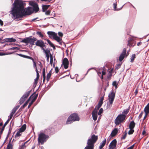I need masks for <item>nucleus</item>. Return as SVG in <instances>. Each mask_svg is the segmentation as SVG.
<instances>
[{
    "label": "nucleus",
    "instance_id": "37",
    "mask_svg": "<svg viewBox=\"0 0 149 149\" xmlns=\"http://www.w3.org/2000/svg\"><path fill=\"white\" fill-rule=\"evenodd\" d=\"M19 107V106H17L15 107L12 110V111L14 113H15Z\"/></svg>",
    "mask_w": 149,
    "mask_h": 149
},
{
    "label": "nucleus",
    "instance_id": "33",
    "mask_svg": "<svg viewBox=\"0 0 149 149\" xmlns=\"http://www.w3.org/2000/svg\"><path fill=\"white\" fill-rule=\"evenodd\" d=\"M25 99L23 97H22L19 100V104H22L25 101Z\"/></svg>",
    "mask_w": 149,
    "mask_h": 149
},
{
    "label": "nucleus",
    "instance_id": "36",
    "mask_svg": "<svg viewBox=\"0 0 149 149\" xmlns=\"http://www.w3.org/2000/svg\"><path fill=\"white\" fill-rule=\"evenodd\" d=\"M129 111V109H126L124 110L123 112V114H124L125 115H126L128 113Z\"/></svg>",
    "mask_w": 149,
    "mask_h": 149
},
{
    "label": "nucleus",
    "instance_id": "10",
    "mask_svg": "<svg viewBox=\"0 0 149 149\" xmlns=\"http://www.w3.org/2000/svg\"><path fill=\"white\" fill-rule=\"evenodd\" d=\"M62 64L65 69H67L68 68L69 61L67 58H65L63 59Z\"/></svg>",
    "mask_w": 149,
    "mask_h": 149
},
{
    "label": "nucleus",
    "instance_id": "44",
    "mask_svg": "<svg viewBox=\"0 0 149 149\" xmlns=\"http://www.w3.org/2000/svg\"><path fill=\"white\" fill-rule=\"evenodd\" d=\"M112 85L113 86H115L116 88H117L118 84L117 83V82L116 81H113L112 83Z\"/></svg>",
    "mask_w": 149,
    "mask_h": 149
},
{
    "label": "nucleus",
    "instance_id": "12",
    "mask_svg": "<svg viewBox=\"0 0 149 149\" xmlns=\"http://www.w3.org/2000/svg\"><path fill=\"white\" fill-rule=\"evenodd\" d=\"M118 132V130L117 128H115L112 131L110 135L112 137L115 136L117 134Z\"/></svg>",
    "mask_w": 149,
    "mask_h": 149
},
{
    "label": "nucleus",
    "instance_id": "5",
    "mask_svg": "<svg viewBox=\"0 0 149 149\" xmlns=\"http://www.w3.org/2000/svg\"><path fill=\"white\" fill-rule=\"evenodd\" d=\"M126 115L124 114L119 115L115 119L114 122L116 125H119L125 120Z\"/></svg>",
    "mask_w": 149,
    "mask_h": 149
},
{
    "label": "nucleus",
    "instance_id": "24",
    "mask_svg": "<svg viewBox=\"0 0 149 149\" xmlns=\"http://www.w3.org/2000/svg\"><path fill=\"white\" fill-rule=\"evenodd\" d=\"M126 52L127 51L126 49L124 48L122 53L121 54L125 56H126V57L127 56L129 55V53H128L127 52V53L126 54Z\"/></svg>",
    "mask_w": 149,
    "mask_h": 149
},
{
    "label": "nucleus",
    "instance_id": "53",
    "mask_svg": "<svg viewBox=\"0 0 149 149\" xmlns=\"http://www.w3.org/2000/svg\"><path fill=\"white\" fill-rule=\"evenodd\" d=\"M33 95H32L29 97V98L28 99V100L25 103H26L27 104H28V103L29 102V101L30 100V99L31 98L32 96H33Z\"/></svg>",
    "mask_w": 149,
    "mask_h": 149
},
{
    "label": "nucleus",
    "instance_id": "15",
    "mask_svg": "<svg viewBox=\"0 0 149 149\" xmlns=\"http://www.w3.org/2000/svg\"><path fill=\"white\" fill-rule=\"evenodd\" d=\"M134 40L132 38H130L128 40L127 45L129 46L130 47L131 46H134V45H133L134 43Z\"/></svg>",
    "mask_w": 149,
    "mask_h": 149
},
{
    "label": "nucleus",
    "instance_id": "35",
    "mask_svg": "<svg viewBox=\"0 0 149 149\" xmlns=\"http://www.w3.org/2000/svg\"><path fill=\"white\" fill-rule=\"evenodd\" d=\"M52 75V74H50V73H48L47 75L46 79L47 81H49L50 77Z\"/></svg>",
    "mask_w": 149,
    "mask_h": 149
},
{
    "label": "nucleus",
    "instance_id": "40",
    "mask_svg": "<svg viewBox=\"0 0 149 149\" xmlns=\"http://www.w3.org/2000/svg\"><path fill=\"white\" fill-rule=\"evenodd\" d=\"M36 34L39 36L41 38H43V37L44 36L43 35L42 33L41 32H39V31H37L36 32Z\"/></svg>",
    "mask_w": 149,
    "mask_h": 149
},
{
    "label": "nucleus",
    "instance_id": "60",
    "mask_svg": "<svg viewBox=\"0 0 149 149\" xmlns=\"http://www.w3.org/2000/svg\"><path fill=\"white\" fill-rule=\"evenodd\" d=\"M38 79H37V78H36L34 80V84H37L38 83Z\"/></svg>",
    "mask_w": 149,
    "mask_h": 149
},
{
    "label": "nucleus",
    "instance_id": "52",
    "mask_svg": "<svg viewBox=\"0 0 149 149\" xmlns=\"http://www.w3.org/2000/svg\"><path fill=\"white\" fill-rule=\"evenodd\" d=\"M51 10H48L45 12V14L47 15H49L50 14Z\"/></svg>",
    "mask_w": 149,
    "mask_h": 149
},
{
    "label": "nucleus",
    "instance_id": "19",
    "mask_svg": "<svg viewBox=\"0 0 149 149\" xmlns=\"http://www.w3.org/2000/svg\"><path fill=\"white\" fill-rule=\"evenodd\" d=\"M16 40L15 39H14L13 38H6L5 39V41L7 42H15Z\"/></svg>",
    "mask_w": 149,
    "mask_h": 149
},
{
    "label": "nucleus",
    "instance_id": "9",
    "mask_svg": "<svg viewBox=\"0 0 149 149\" xmlns=\"http://www.w3.org/2000/svg\"><path fill=\"white\" fill-rule=\"evenodd\" d=\"M35 44L36 46L40 47L42 49L45 46L44 42L41 40H37Z\"/></svg>",
    "mask_w": 149,
    "mask_h": 149
},
{
    "label": "nucleus",
    "instance_id": "49",
    "mask_svg": "<svg viewBox=\"0 0 149 149\" xmlns=\"http://www.w3.org/2000/svg\"><path fill=\"white\" fill-rule=\"evenodd\" d=\"M117 5V4L116 2L115 3H114L113 4V8H114V10H117V7H116Z\"/></svg>",
    "mask_w": 149,
    "mask_h": 149
},
{
    "label": "nucleus",
    "instance_id": "3",
    "mask_svg": "<svg viewBox=\"0 0 149 149\" xmlns=\"http://www.w3.org/2000/svg\"><path fill=\"white\" fill-rule=\"evenodd\" d=\"M49 138V136L44 133L41 132L38 135V143L39 145H43Z\"/></svg>",
    "mask_w": 149,
    "mask_h": 149
},
{
    "label": "nucleus",
    "instance_id": "59",
    "mask_svg": "<svg viewBox=\"0 0 149 149\" xmlns=\"http://www.w3.org/2000/svg\"><path fill=\"white\" fill-rule=\"evenodd\" d=\"M134 146V144H133L130 147L128 148L127 149H133Z\"/></svg>",
    "mask_w": 149,
    "mask_h": 149
},
{
    "label": "nucleus",
    "instance_id": "61",
    "mask_svg": "<svg viewBox=\"0 0 149 149\" xmlns=\"http://www.w3.org/2000/svg\"><path fill=\"white\" fill-rule=\"evenodd\" d=\"M18 48L17 47H13L10 48V49L14 50V49H18Z\"/></svg>",
    "mask_w": 149,
    "mask_h": 149
},
{
    "label": "nucleus",
    "instance_id": "2",
    "mask_svg": "<svg viewBox=\"0 0 149 149\" xmlns=\"http://www.w3.org/2000/svg\"><path fill=\"white\" fill-rule=\"evenodd\" d=\"M98 139V136L94 134L91 136V138L88 140L87 142V146H86L84 149H94V144L96 142Z\"/></svg>",
    "mask_w": 149,
    "mask_h": 149
},
{
    "label": "nucleus",
    "instance_id": "58",
    "mask_svg": "<svg viewBox=\"0 0 149 149\" xmlns=\"http://www.w3.org/2000/svg\"><path fill=\"white\" fill-rule=\"evenodd\" d=\"M5 127H3V126L1 129V130L0 131V134H2V133L3 130H4V128H5Z\"/></svg>",
    "mask_w": 149,
    "mask_h": 149
},
{
    "label": "nucleus",
    "instance_id": "32",
    "mask_svg": "<svg viewBox=\"0 0 149 149\" xmlns=\"http://www.w3.org/2000/svg\"><path fill=\"white\" fill-rule=\"evenodd\" d=\"M6 149H13V147L11 145V143L10 141L7 145Z\"/></svg>",
    "mask_w": 149,
    "mask_h": 149
},
{
    "label": "nucleus",
    "instance_id": "63",
    "mask_svg": "<svg viewBox=\"0 0 149 149\" xmlns=\"http://www.w3.org/2000/svg\"><path fill=\"white\" fill-rule=\"evenodd\" d=\"M46 57L47 58V60L48 61L49 57V54H47V55H46Z\"/></svg>",
    "mask_w": 149,
    "mask_h": 149
},
{
    "label": "nucleus",
    "instance_id": "41",
    "mask_svg": "<svg viewBox=\"0 0 149 149\" xmlns=\"http://www.w3.org/2000/svg\"><path fill=\"white\" fill-rule=\"evenodd\" d=\"M130 130L128 131V134L129 135L132 134H133V132H134V130L133 129H130Z\"/></svg>",
    "mask_w": 149,
    "mask_h": 149
},
{
    "label": "nucleus",
    "instance_id": "48",
    "mask_svg": "<svg viewBox=\"0 0 149 149\" xmlns=\"http://www.w3.org/2000/svg\"><path fill=\"white\" fill-rule=\"evenodd\" d=\"M103 111V109L102 108H101L100 109L99 112L98 113V115H100L102 113Z\"/></svg>",
    "mask_w": 149,
    "mask_h": 149
},
{
    "label": "nucleus",
    "instance_id": "23",
    "mask_svg": "<svg viewBox=\"0 0 149 149\" xmlns=\"http://www.w3.org/2000/svg\"><path fill=\"white\" fill-rule=\"evenodd\" d=\"M106 141V139H105L102 141V143H100V145L99 146L100 148H102L103 147L105 146Z\"/></svg>",
    "mask_w": 149,
    "mask_h": 149
},
{
    "label": "nucleus",
    "instance_id": "14",
    "mask_svg": "<svg viewBox=\"0 0 149 149\" xmlns=\"http://www.w3.org/2000/svg\"><path fill=\"white\" fill-rule=\"evenodd\" d=\"M92 114L93 120L95 121L96 120L97 117V112L95 111H93Z\"/></svg>",
    "mask_w": 149,
    "mask_h": 149
},
{
    "label": "nucleus",
    "instance_id": "39",
    "mask_svg": "<svg viewBox=\"0 0 149 149\" xmlns=\"http://www.w3.org/2000/svg\"><path fill=\"white\" fill-rule=\"evenodd\" d=\"M46 130H47L49 132H51L52 131L54 130V128L52 127H49Z\"/></svg>",
    "mask_w": 149,
    "mask_h": 149
},
{
    "label": "nucleus",
    "instance_id": "29",
    "mask_svg": "<svg viewBox=\"0 0 149 149\" xmlns=\"http://www.w3.org/2000/svg\"><path fill=\"white\" fill-rule=\"evenodd\" d=\"M49 6V5H45L43 6L42 8L43 11L45 12L46 10H47Z\"/></svg>",
    "mask_w": 149,
    "mask_h": 149
},
{
    "label": "nucleus",
    "instance_id": "20",
    "mask_svg": "<svg viewBox=\"0 0 149 149\" xmlns=\"http://www.w3.org/2000/svg\"><path fill=\"white\" fill-rule=\"evenodd\" d=\"M115 96V93L113 91H112L110 94L109 95V99H114Z\"/></svg>",
    "mask_w": 149,
    "mask_h": 149
},
{
    "label": "nucleus",
    "instance_id": "13",
    "mask_svg": "<svg viewBox=\"0 0 149 149\" xmlns=\"http://www.w3.org/2000/svg\"><path fill=\"white\" fill-rule=\"evenodd\" d=\"M141 125L143 128L144 129L142 132V135L143 136H146V132L145 130L146 129V124L144 123H142L141 124Z\"/></svg>",
    "mask_w": 149,
    "mask_h": 149
},
{
    "label": "nucleus",
    "instance_id": "45",
    "mask_svg": "<svg viewBox=\"0 0 149 149\" xmlns=\"http://www.w3.org/2000/svg\"><path fill=\"white\" fill-rule=\"evenodd\" d=\"M36 74H37L36 78L37 79H39V73H38V71L37 70V67L36 68Z\"/></svg>",
    "mask_w": 149,
    "mask_h": 149
},
{
    "label": "nucleus",
    "instance_id": "7",
    "mask_svg": "<svg viewBox=\"0 0 149 149\" xmlns=\"http://www.w3.org/2000/svg\"><path fill=\"white\" fill-rule=\"evenodd\" d=\"M36 40V38L33 37L32 38L30 37H27L23 39L21 42L23 43H25L26 44L30 43L32 45H34V42Z\"/></svg>",
    "mask_w": 149,
    "mask_h": 149
},
{
    "label": "nucleus",
    "instance_id": "43",
    "mask_svg": "<svg viewBox=\"0 0 149 149\" xmlns=\"http://www.w3.org/2000/svg\"><path fill=\"white\" fill-rule=\"evenodd\" d=\"M50 63L51 65H52L53 63V60L52 56L51 54H50Z\"/></svg>",
    "mask_w": 149,
    "mask_h": 149
},
{
    "label": "nucleus",
    "instance_id": "31",
    "mask_svg": "<svg viewBox=\"0 0 149 149\" xmlns=\"http://www.w3.org/2000/svg\"><path fill=\"white\" fill-rule=\"evenodd\" d=\"M136 58V55L135 54L132 55V57L130 58V61L131 62H134V59Z\"/></svg>",
    "mask_w": 149,
    "mask_h": 149
},
{
    "label": "nucleus",
    "instance_id": "64",
    "mask_svg": "<svg viewBox=\"0 0 149 149\" xmlns=\"http://www.w3.org/2000/svg\"><path fill=\"white\" fill-rule=\"evenodd\" d=\"M0 24L1 26H2L3 25V22L0 19Z\"/></svg>",
    "mask_w": 149,
    "mask_h": 149
},
{
    "label": "nucleus",
    "instance_id": "17",
    "mask_svg": "<svg viewBox=\"0 0 149 149\" xmlns=\"http://www.w3.org/2000/svg\"><path fill=\"white\" fill-rule=\"evenodd\" d=\"M26 128V124H24L20 128L19 130V131L20 132H22V133L24 132Z\"/></svg>",
    "mask_w": 149,
    "mask_h": 149
},
{
    "label": "nucleus",
    "instance_id": "27",
    "mask_svg": "<svg viewBox=\"0 0 149 149\" xmlns=\"http://www.w3.org/2000/svg\"><path fill=\"white\" fill-rule=\"evenodd\" d=\"M43 51L45 52V53L46 54V55H47V54H51V53L50 52V51L49 50L47 49H45L44 48H43L42 49Z\"/></svg>",
    "mask_w": 149,
    "mask_h": 149
},
{
    "label": "nucleus",
    "instance_id": "25",
    "mask_svg": "<svg viewBox=\"0 0 149 149\" xmlns=\"http://www.w3.org/2000/svg\"><path fill=\"white\" fill-rule=\"evenodd\" d=\"M47 42L48 43V44L50 45L54 49H56L55 46L50 41V40L49 39L46 40Z\"/></svg>",
    "mask_w": 149,
    "mask_h": 149
},
{
    "label": "nucleus",
    "instance_id": "54",
    "mask_svg": "<svg viewBox=\"0 0 149 149\" xmlns=\"http://www.w3.org/2000/svg\"><path fill=\"white\" fill-rule=\"evenodd\" d=\"M121 66V65L120 64H118L116 66V69L117 70H118V69L120 68Z\"/></svg>",
    "mask_w": 149,
    "mask_h": 149
},
{
    "label": "nucleus",
    "instance_id": "38",
    "mask_svg": "<svg viewBox=\"0 0 149 149\" xmlns=\"http://www.w3.org/2000/svg\"><path fill=\"white\" fill-rule=\"evenodd\" d=\"M124 134L122 136L121 138V139H125L127 135V132L125 131V132L123 133Z\"/></svg>",
    "mask_w": 149,
    "mask_h": 149
},
{
    "label": "nucleus",
    "instance_id": "28",
    "mask_svg": "<svg viewBox=\"0 0 149 149\" xmlns=\"http://www.w3.org/2000/svg\"><path fill=\"white\" fill-rule=\"evenodd\" d=\"M22 134V132H20L19 131H18L16 134V135H15V138H17V137H19L21 136Z\"/></svg>",
    "mask_w": 149,
    "mask_h": 149
},
{
    "label": "nucleus",
    "instance_id": "56",
    "mask_svg": "<svg viewBox=\"0 0 149 149\" xmlns=\"http://www.w3.org/2000/svg\"><path fill=\"white\" fill-rule=\"evenodd\" d=\"M55 71L56 73H58L59 72V69L57 67H56L55 68Z\"/></svg>",
    "mask_w": 149,
    "mask_h": 149
},
{
    "label": "nucleus",
    "instance_id": "57",
    "mask_svg": "<svg viewBox=\"0 0 149 149\" xmlns=\"http://www.w3.org/2000/svg\"><path fill=\"white\" fill-rule=\"evenodd\" d=\"M58 35L61 37H62L63 36V33L61 32H58Z\"/></svg>",
    "mask_w": 149,
    "mask_h": 149
},
{
    "label": "nucleus",
    "instance_id": "21",
    "mask_svg": "<svg viewBox=\"0 0 149 149\" xmlns=\"http://www.w3.org/2000/svg\"><path fill=\"white\" fill-rule=\"evenodd\" d=\"M114 100V99L109 98V102L110 103V104L107 105V107L108 108H110L112 107Z\"/></svg>",
    "mask_w": 149,
    "mask_h": 149
},
{
    "label": "nucleus",
    "instance_id": "62",
    "mask_svg": "<svg viewBox=\"0 0 149 149\" xmlns=\"http://www.w3.org/2000/svg\"><path fill=\"white\" fill-rule=\"evenodd\" d=\"M27 104L26 103H25L22 106V108H24L25 107H26L27 105Z\"/></svg>",
    "mask_w": 149,
    "mask_h": 149
},
{
    "label": "nucleus",
    "instance_id": "50",
    "mask_svg": "<svg viewBox=\"0 0 149 149\" xmlns=\"http://www.w3.org/2000/svg\"><path fill=\"white\" fill-rule=\"evenodd\" d=\"M38 94H36L35 95H34V96H33L34 97L32 99V100L35 101L38 97Z\"/></svg>",
    "mask_w": 149,
    "mask_h": 149
},
{
    "label": "nucleus",
    "instance_id": "30",
    "mask_svg": "<svg viewBox=\"0 0 149 149\" xmlns=\"http://www.w3.org/2000/svg\"><path fill=\"white\" fill-rule=\"evenodd\" d=\"M101 105L98 104L96 106L94 109L93 111H95L97 112V110H98L99 108L101 107Z\"/></svg>",
    "mask_w": 149,
    "mask_h": 149
},
{
    "label": "nucleus",
    "instance_id": "6",
    "mask_svg": "<svg viewBox=\"0 0 149 149\" xmlns=\"http://www.w3.org/2000/svg\"><path fill=\"white\" fill-rule=\"evenodd\" d=\"M47 34L49 35V37L51 38L50 36H53V38L54 39L56 40L57 42L61 45V43L60 42L62 40V39L57 36L56 33L53 31H48L47 33Z\"/></svg>",
    "mask_w": 149,
    "mask_h": 149
},
{
    "label": "nucleus",
    "instance_id": "1",
    "mask_svg": "<svg viewBox=\"0 0 149 149\" xmlns=\"http://www.w3.org/2000/svg\"><path fill=\"white\" fill-rule=\"evenodd\" d=\"M29 4L33 7H29L24 9V6L26 4L22 1L19 0H15L14 2V6L11 11L12 14L14 19L22 17L26 15H30L34 11L36 13L39 10L38 4L35 1H31Z\"/></svg>",
    "mask_w": 149,
    "mask_h": 149
},
{
    "label": "nucleus",
    "instance_id": "16",
    "mask_svg": "<svg viewBox=\"0 0 149 149\" xmlns=\"http://www.w3.org/2000/svg\"><path fill=\"white\" fill-rule=\"evenodd\" d=\"M135 123L134 121H131L129 124V129H133L135 127Z\"/></svg>",
    "mask_w": 149,
    "mask_h": 149
},
{
    "label": "nucleus",
    "instance_id": "34",
    "mask_svg": "<svg viewBox=\"0 0 149 149\" xmlns=\"http://www.w3.org/2000/svg\"><path fill=\"white\" fill-rule=\"evenodd\" d=\"M104 99V97L103 96L100 99V100L99 101V102L98 104L102 105V104H103V101Z\"/></svg>",
    "mask_w": 149,
    "mask_h": 149
},
{
    "label": "nucleus",
    "instance_id": "26",
    "mask_svg": "<svg viewBox=\"0 0 149 149\" xmlns=\"http://www.w3.org/2000/svg\"><path fill=\"white\" fill-rule=\"evenodd\" d=\"M28 141H26L24 143H23L21 146L19 147V149H24V148H25L26 146H25V144L26 143H27Z\"/></svg>",
    "mask_w": 149,
    "mask_h": 149
},
{
    "label": "nucleus",
    "instance_id": "4",
    "mask_svg": "<svg viewBox=\"0 0 149 149\" xmlns=\"http://www.w3.org/2000/svg\"><path fill=\"white\" fill-rule=\"evenodd\" d=\"M79 120L80 118L78 114L76 113H73L70 115L68 117L66 124H71L73 122L76 121H78Z\"/></svg>",
    "mask_w": 149,
    "mask_h": 149
},
{
    "label": "nucleus",
    "instance_id": "46",
    "mask_svg": "<svg viewBox=\"0 0 149 149\" xmlns=\"http://www.w3.org/2000/svg\"><path fill=\"white\" fill-rule=\"evenodd\" d=\"M35 101H33V100H32L31 102H30L29 104V105L28 107V108L29 109L30 107L31 106L32 104H33V103Z\"/></svg>",
    "mask_w": 149,
    "mask_h": 149
},
{
    "label": "nucleus",
    "instance_id": "22",
    "mask_svg": "<svg viewBox=\"0 0 149 149\" xmlns=\"http://www.w3.org/2000/svg\"><path fill=\"white\" fill-rule=\"evenodd\" d=\"M144 111L145 113H149V103L145 107Z\"/></svg>",
    "mask_w": 149,
    "mask_h": 149
},
{
    "label": "nucleus",
    "instance_id": "18",
    "mask_svg": "<svg viewBox=\"0 0 149 149\" xmlns=\"http://www.w3.org/2000/svg\"><path fill=\"white\" fill-rule=\"evenodd\" d=\"M31 91V90H30V91L26 92L25 93V94L23 95V96L22 97H24V98L26 100L28 97L29 96Z\"/></svg>",
    "mask_w": 149,
    "mask_h": 149
},
{
    "label": "nucleus",
    "instance_id": "47",
    "mask_svg": "<svg viewBox=\"0 0 149 149\" xmlns=\"http://www.w3.org/2000/svg\"><path fill=\"white\" fill-rule=\"evenodd\" d=\"M42 76H43V78H44L45 77H46L45 70V68H44L43 69Z\"/></svg>",
    "mask_w": 149,
    "mask_h": 149
},
{
    "label": "nucleus",
    "instance_id": "11",
    "mask_svg": "<svg viewBox=\"0 0 149 149\" xmlns=\"http://www.w3.org/2000/svg\"><path fill=\"white\" fill-rule=\"evenodd\" d=\"M18 54L19 56H21L22 57H24V58H27L29 59H31V60H32L33 61L34 63V66L36 67V63L35 62L33 58H32L31 57L29 56L25 55H23V54Z\"/></svg>",
    "mask_w": 149,
    "mask_h": 149
},
{
    "label": "nucleus",
    "instance_id": "51",
    "mask_svg": "<svg viewBox=\"0 0 149 149\" xmlns=\"http://www.w3.org/2000/svg\"><path fill=\"white\" fill-rule=\"evenodd\" d=\"M106 74L105 72L103 71L102 72V76L101 77V79H102L103 78V76L104 75H105Z\"/></svg>",
    "mask_w": 149,
    "mask_h": 149
},
{
    "label": "nucleus",
    "instance_id": "8",
    "mask_svg": "<svg viewBox=\"0 0 149 149\" xmlns=\"http://www.w3.org/2000/svg\"><path fill=\"white\" fill-rule=\"evenodd\" d=\"M116 145L117 141L115 139L110 143L109 146V149H116Z\"/></svg>",
    "mask_w": 149,
    "mask_h": 149
},
{
    "label": "nucleus",
    "instance_id": "55",
    "mask_svg": "<svg viewBox=\"0 0 149 149\" xmlns=\"http://www.w3.org/2000/svg\"><path fill=\"white\" fill-rule=\"evenodd\" d=\"M143 111H142L140 113V114L139 116V119H140L141 118V117L142 116L143 114Z\"/></svg>",
    "mask_w": 149,
    "mask_h": 149
},
{
    "label": "nucleus",
    "instance_id": "42",
    "mask_svg": "<svg viewBox=\"0 0 149 149\" xmlns=\"http://www.w3.org/2000/svg\"><path fill=\"white\" fill-rule=\"evenodd\" d=\"M125 56L120 54L119 57V61H121L124 58Z\"/></svg>",
    "mask_w": 149,
    "mask_h": 149
}]
</instances>
